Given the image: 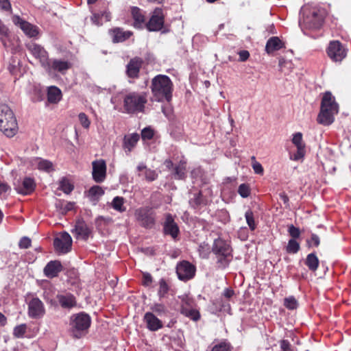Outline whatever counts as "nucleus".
Instances as JSON below:
<instances>
[{"instance_id": "nucleus-1", "label": "nucleus", "mask_w": 351, "mask_h": 351, "mask_svg": "<svg viewBox=\"0 0 351 351\" xmlns=\"http://www.w3.org/2000/svg\"><path fill=\"white\" fill-rule=\"evenodd\" d=\"M339 112V106L331 93L326 92L321 102L320 112L317 116V122L324 125L332 124L335 115Z\"/></svg>"}, {"instance_id": "nucleus-2", "label": "nucleus", "mask_w": 351, "mask_h": 351, "mask_svg": "<svg viewBox=\"0 0 351 351\" xmlns=\"http://www.w3.org/2000/svg\"><path fill=\"white\" fill-rule=\"evenodd\" d=\"M152 92L158 101H169L172 97L173 83L165 75H158L152 80Z\"/></svg>"}, {"instance_id": "nucleus-3", "label": "nucleus", "mask_w": 351, "mask_h": 351, "mask_svg": "<svg viewBox=\"0 0 351 351\" xmlns=\"http://www.w3.org/2000/svg\"><path fill=\"white\" fill-rule=\"evenodd\" d=\"M301 14L299 25L304 32L306 29H318L322 27L325 16L324 10L304 8L302 9Z\"/></svg>"}, {"instance_id": "nucleus-4", "label": "nucleus", "mask_w": 351, "mask_h": 351, "mask_svg": "<svg viewBox=\"0 0 351 351\" xmlns=\"http://www.w3.org/2000/svg\"><path fill=\"white\" fill-rule=\"evenodd\" d=\"M91 324V317L84 312L73 314L69 317V332L75 339L84 337Z\"/></svg>"}, {"instance_id": "nucleus-5", "label": "nucleus", "mask_w": 351, "mask_h": 351, "mask_svg": "<svg viewBox=\"0 0 351 351\" xmlns=\"http://www.w3.org/2000/svg\"><path fill=\"white\" fill-rule=\"evenodd\" d=\"M18 123L13 111L6 104H0V130L8 137L18 132Z\"/></svg>"}, {"instance_id": "nucleus-6", "label": "nucleus", "mask_w": 351, "mask_h": 351, "mask_svg": "<svg viewBox=\"0 0 351 351\" xmlns=\"http://www.w3.org/2000/svg\"><path fill=\"white\" fill-rule=\"evenodd\" d=\"M147 102V94L145 92H130L123 97V108L128 114L144 112Z\"/></svg>"}, {"instance_id": "nucleus-7", "label": "nucleus", "mask_w": 351, "mask_h": 351, "mask_svg": "<svg viewBox=\"0 0 351 351\" xmlns=\"http://www.w3.org/2000/svg\"><path fill=\"white\" fill-rule=\"evenodd\" d=\"M212 250L219 257V261L223 265H228L231 257L232 249L228 242L218 238L214 241Z\"/></svg>"}, {"instance_id": "nucleus-8", "label": "nucleus", "mask_w": 351, "mask_h": 351, "mask_svg": "<svg viewBox=\"0 0 351 351\" xmlns=\"http://www.w3.org/2000/svg\"><path fill=\"white\" fill-rule=\"evenodd\" d=\"M50 304L55 306H60L63 309L70 310L77 306V300L74 295L64 292L58 293L55 300H50Z\"/></svg>"}, {"instance_id": "nucleus-9", "label": "nucleus", "mask_w": 351, "mask_h": 351, "mask_svg": "<svg viewBox=\"0 0 351 351\" xmlns=\"http://www.w3.org/2000/svg\"><path fill=\"white\" fill-rule=\"evenodd\" d=\"M53 245L58 253L66 254L71 250L72 238L68 232H61L54 239Z\"/></svg>"}, {"instance_id": "nucleus-10", "label": "nucleus", "mask_w": 351, "mask_h": 351, "mask_svg": "<svg viewBox=\"0 0 351 351\" xmlns=\"http://www.w3.org/2000/svg\"><path fill=\"white\" fill-rule=\"evenodd\" d=\"M196 272V267L187 261H183L178 263L176 273L180 280L187 281L192 279Z\"/></svg>"}, {"instance_id": "nucleus-11", "label": "nucleus", "mask_w": 351, "mask_h": 351, "mask_svg": "<svg viewBox=\"0 0 351 351\" xmlns=\"http://www.w3.org/2000/svg\"><path fill=\"white\" fill-rule=\"evenodd\" d=\"M165 23V15L161 8H156L145 26L149 32H158L162 29Z\"/></svg>"}, {"instance_id": "nucleus-12", "label": "nucleus", "mask_w": 351, "mask_h": 351, "mask_svg": "<svg viewBox=\"0 0 351 351\" xmlns=\"http://www.w3.org/2000/svg\"><path fill=\"white\" fill-rule=\"evenodd\" d=\"M135 217L137 221L145 228H151L154 224V217L152 209L143 207L136 210Z\"/></svg>"}, {"instance_id": "nucleus-13", "label": "nucleus", "mask_w": 351, "mask_h": 351, "mask_svg": "<svg viewBox=\"0 0 351 351\" xmlns=\"http://www.w3.org/2000/svg\"><path fill=\"white\" fill-rule=\"evenodd\" d=\"M26 47L30 53L39 60L41 65L47 67V63L49 61L48 53L44 47L34 43H29L26 45Z\"/></svg>"}, {"instance_id": "nucleus-14", "label": "nucleus", "mask_w": 351, "mask_h": 351, "mask_svg": "<svg viewBox=\"0 0 351 351\" xmlns=\"http://www.w3.org/2000/svg\"><path fill=\"white\" fill-rule=\"evenodd\" d=\"M327 53L335 62H341L346 56V51L339 41L330 43Z\"/></svg>"}, {"instance_id": "nucleus-15", "label": "nucleus", "mask_w": 351, "mask_h": 351, "mask_svg": "<svg viewBox=\"0 0 351 351\" xmlns=\"http://www.w3.org/2000/svg\"><path fill=\"white\" fill-rule=\"evenodd\" d=\"M45 313L43 302L38 298H32L28 303V315L33 319H39Z\"/></svg>"}, {"instance_id": "nucleus-16", "label": "nucleus", "mask_w": 351, "mask_h": 351, "mask_svg": "<svg viewBox=\"0 0 351 351\" xmlns=\"http://www.w3.org/2000/svg\"><path fill=\"white\" fill-rule=\"evenodd\" d=\"M13 21L14 24L19 26L24 34L29 38L36 37L39 34L38 27L23 20L19 16L14 17Z\"/></svg>"}, {"instance_id": "nucleus-17", "label": "nucleus", "mask_w": 351, "mask_h": 351, "mask_svg": "<svg viewBox=\"0 0 351 351\" xmlns=\"http://www.w3.org/2000/svg\"><path fill=\"white\" fill-rule=\"evenodd\" d=\"M143 322L147 329L151 332H156L163 328L162 322L152 312H146L144 314Z\"/></svg>"}, {"instance_id": "nucleus-18", "label": "nucleus", "mask_w": 351, "mask_h": 351, "mask_svg": "<svg viewBox=\"0 0 351 351\" xmlns=\"http://www.w3.org/2000/svg\"><path fill=\"white\" fill-rule=\"evenodd\" d=\"M93 178L97 182H102L106 176V164L104 160L93 161Z\"/></svg>"}, {"instance_id": "nucleus-19", "label": "nucleus", "mask_w": 351, "mask_h": 351, "mask_svg": "<svg viewBox=\"0 0 351 351\" xmlns=\"http://www.w3.org/2000/svg\"><path fill=\"white\" fill-rule=\"evenodd\" d=\"M71 67V63L66 60L51 59L47 63L45 67L49 71H53L61 74H65L66 72Z\"/></svg>"}, {"instance_id": "nucleus-20", "label": "nucleus", "mask_w": 351, "mask_h": 351, "mask_svg": "<svg viewBox=\"0 0 351 351\" xmlns=\"http://www.w3.org/2000/svg\"><path fill=\"white\" fill-rule=\"evenodd\" d=\"M72 232L77 239L86 241L91 232L90 229L84 221H77Z\"/></svg>"}, {"instance_id": "nucleus-21", "label": "nucleus", "mask_w": 351, "mask_h": 351, "mask_svg": "<svg viewBox=\"0 0 351 351\" xmlns=\"http://www.w3.org/2000/svg\"><path fill=\"white\" fill-rule=\"evenodd\" d=\"M164 232L166 234L171 235L173 239H176L178 235V226L175 223L174 219L171 214H167L166 215V219L164 224Z\"/></svg>"}, {"instance_id": "nucleus-22", "label": "nucleus", "mask_w": 351, "mask_h": 351, "mask_svg": "<svg viewBox=\"0 0 351 351\" xmlns=\"http://www.w3.org/2000/svg\"><path fill=\"white\" fill-rule=\"evenodd\" d=\"M62 269V266L60 261H51L45 267L43 271L45 276L52 278L56 277Z\"/></svg>"}, {"instance_id": "nucleus-23", "label": "nucleus", "mask_w": 351, "mask_h": 351, "mask_svg": "<svg viewBox=\"0 0 351 351\" xmlns=\"http://www.w3.org/2000/svg\"><path fill=\"white\" fill-rule=\"evenodd\" d=\"M36 184L34 179L27 177L25 178L21 185H19L16 190L19 193L23 195H29L31 194L35 189Z\"/></svg>"}, {"instance_id": "nucleus-24", "label": "nucleus", "mask_w": 351, "mask_h": 351, "mask_svg": "<svg viewBox=\"0 0 351 351\" xmlns=\"http://www.w3.org/2000/svg\"><path fill=\"white\" fill-rule=\"evenodd\" d=\"M109 34L112 37L113 43H121L128 39L132 32L130 31H123V29L116 27L109 30Z\"/></svg>"}, {"instance_id": "nucleus-25", "label": "nucleus", "mask_w": 351, "mask_h": 351, "mask_svg": "<svg viewBox=\"0 0 351 351\" xmlns=\"http://www.w3.org/2000/svg\"><path fill=\"white\" fill-rule=\"evenodd\" d=\"M138 140L139 135L137 133L130 134L124 136L123 147L127 154H130L135 147Z\"/></svg>"}, {"instance_id": "nucleus-26", "label": "nucleus", "mask_w": 351, "mask_h": 351, "mask_svg": "<svg viewBox=\"0 0 351 351\" xmlns=\"http://www.w3.org/2000/svg\"><path fill=\"white\" fill-rule=\"evenodd\" d=\"M141 60L138 58L130 60L127 65V74L130 77H137L141 66Z\"/></svg>"}, {"instance_id": "nucleus-27", "label": "nucleus", "mask_w": 351, "mask_h": 351, "mask_svg": "<svg viewBox=\"0 0 351 351\" xmlns=\"http://www.w3.org/2000/svg\"><path fill=\"white\" fill-rule=\"evenodd\" d=\"M132 16L134 19V27L141 29L145 25V16L142 10L137 7H132L131 9Z\"/></svg>"}, {"instance_id": "nucleus-28", "label": "nucleus", "mask_w": 351, "mask_h": 351, "mask_svg": "<svg viewBox=\"0 0 351 351\" xmlns=\"http://www.w3.org/2000/svg\"><path fill=\"white\" fill-rule=\"evenodd\" d=\"M283 47V43L280 39L277 36L270 38L265 46V51L267 53H271L274 51L280 50Z\"/></svg>"}, {"instance_id": "nucleus-29", "label": "nucleus", "mask_w": 351, "mask_h": 351, "mask_svg": "<svg viewBox=\"0 0 351 351\" xmlns=\"http://www.w3.org/2000/svg\"><path fill=\"white\" fill-rule=\"evenodd\" d=\"M209 201L206 196L203 195L202 192H199L194 194L193 197L191 198L189 204L193 208H197L207 205Z\"/></svg>"}, {"instance_id": "nucleus-30", "label": "nucleus", "mask_w": 351, "mask_h": 351, "mask_svg": "<svg viewBox=\"0 0 351 351\" xmlns=\"http://www.w3.org/2000/svg\"><path fill=\"white\" fill-rule=\"evenodd\" d=\"M105 19V21L108 22L111 20V13L108 11L105 10L103 13H93L92 16H90V21L93 24L97 25V26H101L103 25L102 19Z\"/></svg>"}, {"instance_id": "nucleus-31", "label": "nucleus", "mask_w": 351, "mask_h": 351, "mask_svg": "<svg viewBox=\"0 0 351 351\" xmlns=\"http://www.w3.org/2000/svg\"><path fill=\"white\" fill-rule=\"evenodd\" d=\"M62 97L61 90L56 86H51L47 91V99L52 104L58 103Z\"/></svg>"}, {"instance_id": "nucleus-32", "label": "nucleus", "mask_w": 351, "mask_h": 351, "mask_svg": "<svg viewBox=\"0 0 351 351\" xmlns=\"http://www.w3.org/2000/svg\"><path fill=\"white\" fill-rule=\"evenodd\" d=\"M319 263V259L315 253H311L307 255L305 264L309 270L315 271L318 268Z\"/></svg>"}, {"instance_id": "nucleus-33", "label": "nucleus", "mask_w": 351, "mask_h": 351, "mask_svg": "<svg viewBox=\"0 0 351 351\" xmlns=\"http://www.w3.org/2000/svg\"><path fill=\"white\" fill-rule=\"evenodd\" d=\"M104 194V189L101 186L95 185L90 188L87 196L91 201H97Z\"/></svg>"}, {"instance_id": "nucleus-34", "label": "nucleus", "mask_w": 351, "mask_h": 351, "mask_svg": "<svg viewBox=\"0 0 351 351\" xmlns=\"http://www.w3.org/2000/svg\"><path fill=\"white\" fill-rule=\"evenodd\" d=\"M34 164L37 166L38 169L46 172H50L53 170L52 162L47 160L35 158Z\"/></svg>"}, {"instance_id": "nucleus-35", "label": "nucleus", "mask_w": 351, "mask_h": 351, "mask_svg": "<svg viewBox=\"0 0 351 351\" xmlns=\"http://www.w3.org/2000/svg\"><path fill=\"white\" fill-rule=\"evenodd\" d=\"M181 313L194 321L198 320L200 317V315L198 311L185 306V304H182Z\"/></svg>"}, {"instance_id": "nucleus-36", "label": "nucleus", "mask_w": 351, "mask_h": 351, "mask_svg": "<svg viewBox=\"0 0 351 351\" xmlns=\"http://www.w3.org/2000/svg\"><path fill=\"white\" fill-rule=\"evenodd\" d=\"M125 199L122 197L117 196L113 198L111 202V206L115 210L123 213L126 210V207L124 206Z\"/></svg>"}, {"instance_id": "nucleus-37", "label": "nucleus", "mask_w": 351, "mask_h": 351, "mask_svg": "<svg viewBox=\"0 0 351 351\" xmlns=\"http://www.w3.org/2000/svg\"><path fill=\"white\" fill-rule=\"evenodd\" d=\"M152 313H156L158 316L167 315L168 309L167 306L162 303H154L150 306Z\"/></svg>"}, {"instance_id": "nucleus-38", "label": "nucleus", "mask_w": 351, "mask_h": 351, "mask_svg": "<svg viewBox=\"0 0 351 351\" xmlns=\"http://www.w3.org/2000/svg\"><path fill=\"white\" fill-rule=\"evenodd\" d=\"M186 176V161L181 160L175 168L174 177L176 179L182 180Z\"/></svg>"}, {"instance_id": "nucleus-39", "label": "nucleus", "mask_w": 351, "mask_h": 351, "mask_svg": "<svg viewBox=\"0 0 351 351\" xmlns=\"http://www.w3.org/2000/svg\"><path fill=\"white\" fill-rule=\"evenodd\" d=\"M59 189L66 194H69L74 189L73 184L66 178L60 181Z\"/></svg>"}, {"instance_id": "nucleus-40", "label": "nucleus", "mask_w": 351, "mask_h": 351, "mask_svg": "<svg viewBox=\"0 0 351 351\" xmlns=\"http://www.w3.org/2000/svg\"><path fill=\"white\" fill-rule=\"evenodd\" d=\"M245 218L249 228L254 231L256 228V223L254 219V215L252 210H247L245 213Z\"/></svg>"}, {"instance_id": "nucleus-41", "label": "nucleus", "mask_w": 351, "mask_h": 351, "mask_svg": "<svg viewBox=\"0 0 351 351\" xmlns=\"http://www.w3.org/2000/svg\"><path fill=\"white\" fill-rule=\"evenodd\" d=\"M159 289L158 295L160 298H163L167 294L169 290V286L164 278H161L158 282Z\"/></svg>"}, {"instance_id": "nucleus-42", "label": "nucleus", "mask_w": 351, "mask_h": 351, "mask_svg": "<svg viewBox=\"0 0 351 351\" xmlns=\"http://www.w3.org/2000/svg\"><path fill=\"white\" fill-rule=\"evenodd\" d=\"M300 244L295 239H290L286 247V250L290 254H296L300 250Z\"/></svg>"}, {"instance_id": "nucleus-43", "label": "nucleus", "mask_w": 351, "mask_h": 351, "mask_svg": "<svg viewBox=\"0 0 351 351\" xmlns=\"http://www.w3.org/2000/svg\"><path fill=\"white\" fill-rule=\"evenodd\" d=\"M285 306L289 310H294L298 308V303L293 296H289L284 300Z\"/></svg>"}, {"instance_id": "nucleus-44", "label": "nucleus", "mask_w": 351, "mask_h": 351, "mask_svg": "<svg viewBox=\"0 0 351 351\" xmlns=\"http://www.w3.org/2000/svg\"><path fill=\"white\" fill-rule=\"evenodd\" d=\"M27 330V325L22 324L14 328L13 335L16 338L23 337Z\"/></svg>"}, {"instance_id": "nucleus-45", "label": "nucleus", "mask_w": 351, "mask_h": 351, "mask_svg": "<svg viewBox=\"0 0 351 351\" xmlns=\"http://www.w3.org/2000/svg\"><path fill=\"white\" fill-rule=\"evenodd\" d=\"M292 143L298 148H305V144L302 140V134L301 132H296L293 135Z\"/></svg>"}, {"instance_id": "nucleus-46", "label": "nucleus", "mask_w": 351, "mask_h": 351, "mask_svg": "<svg viewBox=\"0 0 351 351\" xmlns=\"http://www.w3.org/2000/svg\"><path fill=\"white\" fill-rule=\"evenodd\" d=\"M239 194L243 198L247 197L250 195V188L247 184H241L238 189Z\"/></svg>"}, {"instance_id": "nucleus-47", "label": "nucleus", "mask_w": 351, "mask_h": 351, "mask_svg": "<svg viewBox=\"0 0 351 351\" xmlns=\"http://www.w3.org/2000/svg\"><path fill=\"white\" fill-rule=\"evenodd\" d=\"M78 119H79L80 124L82 125V126L84 128H85V129L89 128L90 125V121L88 116L85 113L80 112L78 114Z\"/></svg>"}, {"instance_id": "nucleus-48", "label": "nucleus", "mask_w": 351, "mask_h": 351, "mask_svg": "<svg viewBox=\"0 0 351 351\" xmlns=\"http://www.w3.org/2000/svg\"><path fill=\"white\" fill-rule=\"evenodd\" d=\"M306 153L305 148H297L295 153L290 156V159L292 160L298 161L304 157Z\"/></svg>"}, {"instance_id": "nucleus-49", "label": "nucleus", "mask_w": 351, "mask_h": 351, "mask_svg": "<svg viewBox=\"0 0 351 351\" xmlns=\"http://www.w3.org/2000/svg\"><path fill=\"white\" fill-rule=\"evenodd\" d=\"M154 135V131L150 127L145 128L141 132L143 140H150Z\"/></svg>"}, {"instance_id": "nucleus-50", "label": "nucleus", "mask_w": 351, "mask_h": 351, "mask_svg": "<svg viewBox=\"0 0 351 351\" xmlns=\"http://www.w3.org/2000/svg\"><path fill=\"white\" fill-rule=\"evenodd\" d=\"M252 160L253 161L252 166L254 173L256 174L263 175L264 170L262 165L256 160L254 156L252 157Z\"/></svg>"}, {"instance_id": "nucleus-51", "label": "nucleus", "mask_w": 351, "mask_h": 351, "mask_svg": "<svg viewBox=\"0 0 351 351\" xmlns=\"http://www.w3.org/2000/svg\"><path fill=\"white\" fill-rule=\"evenodd\" d=\"M9 34V31L8 27L2 23L0 20V39L2 42H5Z\"/></svg>"}, {"instance_id": "nucleus-52", "label": "nucleus", "mask_w": 351, "mask_h": 351, "mask_svg": "<svg viewBox=\"0 0 351 351\" xmlns=\"http://www.w3.org/2000/svg\"><path fill=\"white\" fill-rule=\"evenodd\" d=\"M280 345L282 351H297V349L292 346L288 340L280 341Z\"/></svg>"}, {"instance_id": "nucleus-53", "label": "nucleus", "mask_w": 351, "mask_h": 351, "mask_svg": "<svg viewBox=\"0 0 351 351\" xmlns=\"http://www.w3.org/2000/svg\"><path fill=\"white\" fill-rule=\"evenodd\" d=\"M288 232L289 235L293 238L292 239H298L300 235V230L298 228L295 227L293 225H290L288 227Z\"/></svg>"}, {"instance_id": "nucleus-54", "label": "nucleus", "mask_w": 351, "mask_h": 351, "mask_svg": "<svg viewBox=\"0 0 351 351\" xmlns=\"http://www.w3.org/2000/svg\"><path fill=\"white\" fill-rule=\"evenodd\" d=\"M143 176L149 182L155 180L158 176L156 172L154 170H152L150 169H145V172Z\"/></svg>"}, {"instance_id": "nucleus-55", "label": "nucleus", "mask_w": 351, "mask_h": 351, "mask_svg": "<svg viewBox=\"0 0 351 351\" xmlns=\"http://www.w3.org/2000/svg\"><path fill=\"white\" fill-rule=\"evenodd\" d=\"M307 243L309 247H311L312 245L317 247L320 243V239L317 234L312 233L311 235V239L307 240Z\"/></svg>"}, {"instance_id": "nucleus-56", "label": "nucleus", "mask_w": 351, "mask_h": 351, "mask_svg": "<svg viewBox=\"0 0 351 351\" xmlns=\"http://www.w3.org/2000/svg\"><path fill=\"white\" fill-rule=\"evenodd\" d=\"M230 346L228 343L223 342L213 347L211 351H230Z\"/></svg>"}, {"instance_id": "nucleus-57", "label": "nucleus", "mask_w": 351, "mask_h": 351, "mask_svg": "<svg viewBox=\"0 0 351 351\" xmlns=\"http://www.w3.org/2000/svg\"><path fill=\"white\" fill-rule=\"evenodd\" d=\"M19 62L13 60L12 63H10L8 66V69L12 75H17L19 68Z\"/></svg>"}, {"instance_id": "nucleus-58", "label": "nucleus", "mask_w": 351, "mask_h": 351, "mask_svg": "<svg viewBox=\"0 0 351 351\" xmlns=\"http://www.w3.org/2000/svg\"><path fill=\"white\" fill-rule=\"evenodd\" d=\"M19 247L21 249H27L31 245V239L28 237H23L19 243Z\"/></svg>"}, {"instance_id": "nucleus-59", "label": "nucleus", "mask_w": 351, "mask_h": 351, "mask_svg": "<svg viewBox=\"0 0 351 351\" xmlns=\"http://www.w3.org/2000/svg\"><path fill=\"white\" fill-rule=\"evenodd\" d=\"M143 285L148 287L152 284L153 279H152V277L150 274L143 273Z\"/></svg>"}, {"instance_id": "nucleus-60", "label": "nucleus", "mask_w": 351, "mask_h": 351, "mask_svg": "<svg viewBox=\"0 0 351 351\" xmlns=\"http://www.w3.org/2000/svg\"><path fill=\"white\" fill-rule=\"evenodd\" d=\"M0 8L5 11L11 10V4L9 0H0Z\"/></svg>"}, {"instance_id": "nucleus-61", "label": "nucleus", "mask_w": 351, "mask_h": 351, "mask_svg": "<svg viewBox=\"0 0 351 351\" xmlns=\"http://www.w3.org/2000/svg\"><path fill=\"white\" fill-rule=\"evenodd\" d=\"M239 55L240 60L243 62L247 60L250 56L249 52L246 50L239 51Z\"/></svg>"}, {"instance_id": "nucleus-62", "label": "nucleus", "mask_w": 351, "mask_h": 351, "mask_svg": "<svg viewBox=\"0 0 351 351\" xmlns=\"http://www.w3.org/2000/svg\"><path fill=\"white\" fill-rule=\"evenodd\" d=\"M10 189V186L3 182H0V196L5 193Z\"/></svg>"}, {"instance_id": "nucleus-63", "label": "nucleus", "mask_w": 351, "mask_h": 351, "mask_svg": "<svg viewBox=\"0 0 351 351\" xmlns=\"http://www.w3.org/2000/svg\"><path fill=\"white\" fill-rule=\"evenodd\" d=\"M145 169H147V167L143 163H140L137 166V171L139 176H143L145 172Z\"/></svg>"}, {"instance_id": "nucleus-64", "label": "nucleus", "mask_w": 351, "mask_h": 351, "mask_svg": "<svg viewBox=\"0 0 351 351\" xmlns=\"http://www.w3.org/2000/svg\"><path fill=\"white\" fill-rule=\"evenodd\" d=\"M223 295L227 298H230L234 295V291L232 289H226Z\"/></svg>"}]
</instances>
